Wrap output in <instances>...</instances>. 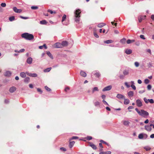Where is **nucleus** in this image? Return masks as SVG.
<instances>
[{
	"label": "nucleus",
	"mask_w": 154,
	"mask_h": 154,
	"mask_svg": "<svg viewBox=\"0 0 154 154\" xmlns=\"http://www.w3.org/2000/svg\"><path fill=\"white\" fill-rule=\"evenodd\" d=\"M84 139L82 140L84 141H86V140H90L92 139V137L90 136H87V137L84 138Z\"/></svg>",
	"instance_id": "nucleus-10"
},
{
	"label": "nucleus",
	"mask_w": 154,
	"mask_h": 154,
	"mask_svg": "<svg viewBox=\"0 0 154 154\" xmlns=\"http://www.w3.org/2000/svg\"><path fill=\"white\" fill-rule=\"evenodd\" d=\"M116 97L119 99H123L124 98V96L120 94H118L117 95Z\"/></svg>",
	"instance_id": "nucleus-11"
},
{
	"label": "nucleus",
	"mask_w": 154,
	"mask_h": 154,
	"mask_svg": "<svg viewBox=\"0 0 154 154\" xmlns=\"http://www.w3.org/2000/svg\"><path fill=\"white\" fill-rule=\"evenodd\" d=\"M61 44H62L63 48L64 46H67L68 45V43L66 41H63L62 42V43H61Z\"/></svg>",
	"instance_id": "nucleus-17"
},
{
	"label": "nucleus",
	"mask_w": 154,
	"mask_h": 154,
	"mask_svg": "<svg viewBox=\"0 0 154 154\" xmlns=\"http://www.w3.org/2000/svg\"><path fill=\"white\" fill-rule=\"evenodd\" d=\"M130 101L129 99H125L124 100V103L125 104L127 105L129 103Z\"/></svg>",
	"instance_id": "nucleus-23"
},
{
	"label": "nucleus",
	"mask_w": 154,
	"mask_h": 154,
	"mask_svg": "<svg viewBox=\"0 0 154 154\" xmlns=\"http://www.w3.org/2000/svg\"><path fill=\"white\" fill-rule=\"evenodd\" d=\"M135 110L140 116H147L149 115V113L143 109H141L140 110H139L138 109L136 108Z\"/></svg>",
	"instance_id": "nucleus-2"
},
{
	"label": "nucleus",
	"mask_w": 154,
	"mask_h": 154,
	"mask_svg": "<svg viewBox=\"0 0 154 154\" xmlns=\"http://www.w3.org/2000/svg\"><path fill=\"white\" fill-rule=\"evenodd\" d=\"M146 16H139L138 18V20L139 22H141L143 20H144L146 19Z\"/></svg>",
	"instance_id": "nucleus-8"
},
{
	"label": "nucleus",
	"mask_w": 154,
	"mask_h": 154,
	"mask_svg": "<svg viewBox=\"0 0 154 154\" xmlns=\"http://www.w3.org/2000/svg\"><path fill=\"white\" fill-rule=\"evenodd\" d=\"M154 102L153 100L152 99H149V103H153Z\"/></svg>",
	"instance_id": "nucleus-40"
},
{
	"label": "nucleus",
	"mask_w": 154,
	"mask_h": 154,
	"mask_svg": "<svg viewBox=\"0 0 154 154\" xmlns=\"http://www.w3.org/2000/svg\"><path fill=\"white\" fill-rule=\"evenodd\" d=\"M97 91H98V88L97 87H95L93 89V91L94 92Z\"/></svg>",
	"instance_id": "nucleus-51"
},
{
	"label": "nucleus",
	"mask_w": 154,
	"mask_h": 154,
	"mask_svg": "<svg viewBox=\"0 0 154 154\" xmlns=\"http://www.w3.org/2000/svg\"><path fill=\"white\" fill-rule=\"evenodd\" d=\"M111 152L109 151L105 152V154H111Z\"/></svg>",
	"instance_id": "nucleus-56"
},
{
	"label": "nucleus",
	"mask_w": 154,
	"mask_h": 154,
	"mask_svg": "<svg viewBox=\"0 0 154 154\" xmlns=\"http://www.w3.org/2000/svg\"><path fill=\"white\" fill-rule=\"evenodd\" d=\"M105 25L106 24L104 23H100L97 26L101 28L105 26Z\"/></svg>",
	"instance_id": "nucleus-19"
},
{
	"label": "nucleus",
	"mask_w": 154,
	"mask_h": 154,
	"mask_svg": "<svg viewBox=\"0 0 154 154\" xmlns=\"http://www.w3.org/2000/svg\"><path fill=\"white\" fill-rule=\"evenodd\" d=\"M135 42V40H131L130 39H128L127 41V43L128 44H129L132 42Z\"/></svg>",
	"instance_id": "nucleus-29"
},
{
	"label": "nucleus",
	"mask_w": 154,
	"mask_h": 154,
	"mask_svg": "<svg viewBox=\"0 0 154 154\" xmlns=\"http://www.w3.org/2000/svg\"><path fill=\"white\" fill-rule=\"evenodd\" d=\"M147 88L148 90H150L151 88V86L150 85H149L147 86Z\"/></svg>",
	"instance_id": "nucleus-49"
},
{
	"label": "nucleus",
	"mask_w": 154,
	"mask_h": 154,
	"mask_svg": "<svg viewBox=\"0 0 154 154\" xmlns=\"http://www.w3.org/2000/svg\"><path fill=\"white\" fill-rule=\"evenodd\" d=\"M136 103L137 106L139 107L143 105L141 101L139 99H138L136 100Z\"/></svg>",
	"instance_id": "nucleus-5"
},
{
	"label": "nucleus",
	"mask_w": 154,
	"mask_h": 154,
	"mask_svg": "<svg viewBox=\"0 0 154 154\" xmlns=\"http://www.w3.org/2000/svg\"><path fill=\"white\" fill-rule=\"evenodd\" d=\"M94 35L96 38L99 37V36L97 35V33H96V30H95V31L94 32Z\"/></svg>",
	"instance_id": "nucleus-36"
},
{
	"label": "nucleus",
	"mask_w": 154,
	"mask_h": 154,
	"mask_svg": "<svg viewBox=\"0 0 154 154\" xmlns=\"http://www.w3.org/2000/svg\"><path fill=\"white\" fill-rule=\"evenodd\" d=\"M111 86H108L105 87L103 89V91H109L111 89Z\"/></svg>",
	"instance_id": "nucleus-14"
},
{
	"label": "nucleus",
	"mask_w": 154,
	"mask_h": 154,
	"mask_svg": "<svg viewBox=\"0 0 154 154\" xmlns=\"http://www.w3.org/2000/svg\"><path fill=\"white\" fill-rule=\"evenodd\" d=\"M115 21H114V22H111V23H112V24L113 25H114L115 26V27H116V26H117V23L116 22V23H114V22Z\"/></svg>",
	"instance_id": "nucleus-43"
},
{
	"label": "nucleus",
	"mask_w": 154,
	"mask_h": 154,
	"mask_svg": "<svg viewBox=\"0 0 154 154\" xmlns=\"http://www.w3.org/2000/svg\"><path fill=\"white\" fill-rule=\"evenodd\" d=\"M24 51H25V49H22L19 51V52H24Z\"/></svg>",
	"instance_id": "nucleus-58"
},
{
	"label": "nucleus",
	"mask_w": 154,
	"mask_h": 154,
	"mask_svg": "<svg viewBox=\"0 0 154 154\" xmlns=\"http://www.w3.org/2000/svg\"><path fill=\"white\" fill-rule=\"evenodd\" d=\"M80 74L81 76L83 77H85L86 76V73L83 71H81L80 72Z\"/></svg>",
	"instance_id": "nucleus-21"
},
{
	"label": "nucleus",
	"mask_w": 154,
	"mask_h": 154,
	"mask_svg": "<svg viewBox=\"0 0 154 154\" xmlns=\"http://www.w3.org/2000/svg\"><path fill=\"white\" fill-rule=\"evenodd\" d=\"M103 103L105 104L106 105H108V103H107V102H106L105 100H103Z\"/></svg>",
	"instance_id": "nucleus-53"
},
{
	"label": "nucleus",
	"mask_w": 154,
	"mask_h": 154,
	"mask_svg": "<svg viewBox=\"0 0 154 154\" xmlns=\"http://www.w3.org/2000/svg\"><path fill=\"white\" fill-rule=\"evenodd\" d=\"M149 79H146L144 80V82L146 84H148L149 83Z\"/></svg>",
	"instance_id": "nucleus-44"
},
{
	"label": "nucleus",
	"mask_w": 154,
	"mask_h": 154,
	"mask_svg": "<svg viewBox=\"0 0 154 154\" xmlns=\"http://www.w3.org/2000/svg\"><path fill=\"white\" fill-rule=\"evenodd\" d=\"M21 36L22 38L28 40H31L34 38V36L32 34L27 33H24L22 34Z\"/></svg>",
	"instance_id": "nucleus-1"
},
{
	"label": "nucleus",
	"mask_w": 154,
	"mask_h": 154,
	"mask_svg": "<svg viewBox=\"0 0 154 154\" xmlns=\"http://www.w3.org/2000/svg\"><path fill=\"white\" fill-rule=\"evenodd\" d=\"M131 83L132 84L131 85V87L132 88V89L134 90H135L136 89V87L134 85V82H132Z\"/></svg>",
	"instance_id": "nucleus-31"
},
{
	"label": "nucleus",
	"mask_w": 154,
	"mask_h": 154,
	"mask_svg": "<svg viewBox=\"0 0 154 154\" xmlns=\"http://www.w3.org/2000/svg\"><path fill=\"white\" fill-rule=\"evenodd\" d=\"M29 80V77L26 78L24 80V82H25L28 83Z\"/></svg>",
	"instance_id": "nucleus-38"
},
{
	"label": "nucleus",
	"mask_w": 154,
	"mask_h": 154,
	"mask_svg": "<svg viewBox=\"0 0 154 154\" xmlns=\"http://www.w3.org/2000/svg\"><path fill=\"white\" fill-rule=\"evenodd\" d=\"M134 108V107L132 106H129L128 108V110H130L131 109H133Z\"/></svg>",
	"instance_id": "nucleus-55"
},
{
	"label": "nucleus",
	"mask_w": 154,
	"mask_h": 154,
	"mask_svg": "<svg viewBox=\"0 0 154 154\" xmlns=\"http://www.w3.org/2000/svg\"><path fill=\"white\" fill-rule=\"evenodd\" d=\"M144 101L146 103H149V99H147L145 98L144 99Z\"/></svg>",
	"instance_id": "nucleus-54"
},
{
	"label": "nucleus",
	"mask_w": 154,
	"mask_h": 154,
	"mask_svg": "<svg viewBox=\"0 0 154 154\" xmlns=\"http://www.w3.org/2000/svg\"><path fill=\"white\" fill-rule=\"evenodd\" d=\"M140 37L142 39H145V38L144 37V35H140Z\"/></svg>",
	"instance_id": "nucleus-46"
},
{
	"label": "nucleus",
	"mask_w": 154,
	"mask_h": 154,
	"mask_svg": "<svg viewBox=\"0 0 154 154\" xmlns=\"http://www.w3.org/2000/svg\"><path fill=\"white\" fill-rule=\"evenodd\" d=\"M150 137L152 138H154V134H151L150 136Z\"/></svg>",
	"instance_id": "nucleus-64"
},
{
	"label": "nucleus",
	"mask_w": 154,
	"mask_h": 154,
	"mask_svg": "<svg viewBox=\"0 0 154 154\" xmlns=\"http://www.w3.org/2000/svg\"><path fill=\"white\" fill-rule=\"evenodd\" d=\"M48 12L50 13L51 14H56V12L55 11H53L51 10H48Z\"/></svg>",
	"instance_id": "nucleus-32"
},
{
	"label": "nucleus",
	"mask_w": 154,
	"mask_h": 154,
	"mask_svg": "<svg viewBox=\"0 0 154 154\" xmlns=\"http://www.w3.org/2000/svg\"><path fill=\"white\" fill-rule=\"evenodd\" d=\"M47 23V22L45 20H42L40 21V23L41 24H46Z\"/></svg>",
	"instance_id": "nucleus-24"
},
{
	"label": "nucleus",
	"mask_w": 154,
	"mask_h": 154,
	"mask_svg": "<svg viewBox=\"0 0 154 154\" xmlns=\"http://www.w3.org/2000/svg\"><path fill=\"white\" fill-rule=\"evenodd\" d=\"M145 129L148 131H150L151 130V128L150 126L149 125L146 126L145 127Z\"/></svg>",
	"instance_id": "nucleus-26"
},
{
	"label": "nucleus",
	"mask_w": 154,
	"mask_h": 154,
	"mask_svg": "<svg viewBox=\"0 0 154 154\" xmlns=\"http://www.w3.org/2000/svg\"><path fill=\"white\" fill-rule=\"evenodd\" d=\"M32 59L31 57H29L27 60V63L30 64L32 63Z\"/></svg>",
	"instance_id": "nucleus-15"
},
{
	"label": "nucleus",
	"mask_w": 154,
	"mask_h": 154,
	"mask_svg": "<svg viewBox=\"0 0 154 154\" xmlns=\"http://www.w3.org/2000/svg\"><path fill=\"white\" fill-rule=\"evenodd\" d=\"M47 54L50 57H52L51 54V53L49 51L47 52Z\"/></svg>",
	"instance_id": "nucleus-41"
},
{
	"label": "nucleus",
	"mask_w": 154,
	"mask_h": 154,
	"mask_svg": "<svg viewBox=\"0 0 154 154\" xmlns=\"http://www.w3.org/2000/svg\"><path fill=\"white\" fill-rule=\"evenodd\" d=\"M43 48H44L45 49L47 48V47L46 44H45L43 45L39 46V48L40 49H42Z\"/></svg>",
	"instance_id": "nucleus-28"
},
{
	"label": "nucleus",
	"mask_w": 154,
	"mask_h": 154,
	"mask_svg": "<svg viewBox=\"0 0 154 154\" xmlns=\"http://www.w3.org/2000/svg\"><path fill=\"white\" fill-rule=\"evenodd\" d=\"M81 11L80 9H78L76 10L74 12L75 17L77 18H79L80 17V14Z\"/></svg>",
	"instance_id": "nucleus-3"
},
{
	"label": "nucleus",
	"mask_w": 154,
	"mask_h": 154,
	"mask_svg": "<svg viewBox=\"0 0 154 154\" xmlns=\"http://www.w3.org/2000/svg\"><path fill=\"white\" fill-rule=\"evenodd\" d=\"M123 123L125 125H129V122L128 121H125L123 122Z\"/></svg>",
	"instance_id": "nucleus-33"
},
{
	"label": "nucleus",
	"mask_w": 154,
	"mask_h": 154,
	"mask_svg": "<svg viewBox=\"0 0 154 154\" xmlns=\"http://www.w3.org/2000/svg\"><path fill=\"white\" fill-rule=\"evenodd\" d=\"M69 88L68 87H67L65 89V91L66 92H67L68 91H69Z\"/></svg>",
	"instance_id": "nucleus-50"
},
{
	"label": "nucleus",
	"mask_w": 154,
	"mask_h": 154,
	"mask_svg": "<svg viewBox=\"0 0 154 154\" xmlns=\"http://www.w3.org/2000/svg\"><path fill=\"white\" fill-rule=\"evenodd\" d=\"M51 69V67L48 68L44 70V72H49Z\"/></svg>",
	"instance_id": "nucleus-27"
},
{
	"label": "nucleus",
	"mask_w": 154,
	"mask_h": 154,
	"mask_svg": "<svg viewBox=\"0 0 154 154\" xmlns=\"http://www.w3.org/2000/svg\"><path fill=\"white\" fill-rule=\"evenodd\" d=\"M31 8L32 9L35 10L38 8V7L37 6H32L31 7Z\"/></svg>",
	"instance_id": "nucleus-39"
},
{
	"label": "nucleus",
	"mask_w": 154,
	"mask_h": 154,
	"mask_svg": "<svg viewBox=\"0 0 154 154\" xmlns=\"http://www.w3.org/2000/svg\"><path fill=\"white\" fill-rule=\"evenodd\" d=\"M149 121L148 119H146V121H145L144 123L146 124H147L149 123Z\"/></svg>",
	"instance_id": "nucleus-63"
},
{
	"label": "nucleus",
	"mask_w": 154,
	"mask_h": 154,
	"mask_svg": "<svg viewBox=\"0 0 154 154\" xmlns=\"http://www.w3.org/2000/svg\"><path fill=\"white\" fill-rule=\"evenodd\" d=\"M74 143H75L74 141L70 142L69 145V147L70 148H71L73 146Z\"/></svg>",
	"instance_id": "nucleus-25"
},
{
	"label": "nucleus",
	"mask_w": 154,
	"mask_h": 154,
	"mask_svg": "<svg viewBox=\"0 0 154 154\" xmlns=\"http://www.w3.org/2000/svg\"><path fill=\"white\" fill-rule=\"evenodd\" d=\"M102 98L103 99V100H104L106 98V96L105 95H102L101 96Z\"/></svg>",
	"instance_id": "nucleus-52"
},
{
	"label": "nucleus",
	"mask_w": 154,
	"mask_h": 154,
	"mask_svg": "<svg viewBox=\"0 0 154 154\" xmlns=\"http://www.w3.org/2000/svg\"><path fill=\"white\" fill-rule=\"evenodd\" d=\"M45 88L48 91H50L51 90V89L47 87H45Z\"/></svg>",
	"instance_id": "nucleus-57"
},
{
	"label": "nucleus",
	"mask_w": 154,
	"mask_h": 154,
	"mask_svg": "<svg viewBox=\"0 0 154 154\" xmlns=\"http://www.w3.org/2000/svg\"><path fill=\"white\" fill-rule=\"evenodd\" d=\"M144 149L146 150V151H149V150L151 148L149 146H146L144 147Z\"/></svg>",
	"instance_id": "nucleus-35"
},
{
	"label": "nucleus",
	"mask_w": 154,
	"mask_h": 154,
	"mask_svg": "<svg viewBox=\"0 0 154 154\" xmlns=\"http://www.w3.org/2000/svg\"><path fill=\"white\" fill-rule=\"evenodd\" d=\"M134 64H135V66L136 67L138 66L139 65V63L138 62H135V63H134Z\"/></svg>",
	"instance_id": "nucleus-45"
},
{
	"label": "nucleus",
	"mask_w": 154,
	"mask_h": 154,
	"mask_svg": "<svg viewBox=\"0 0 154 154\" xmlns=\"http://www.w3.org/2000/svg\"><path fill=\"white\" fill-rule=\"evenodd\" d=\"M94 75L95 77L96 78H99L100 76V74L98 72H96V73H95Z\"/></svg>",
	"instance_id": "nucleus-37"
},
{
	"label": "nucleus",
	"mask_w": 154,
	"mask_h": 154,
	"mask_svg": "<svg viewBox=\"0 0 154 154\" xmlns=\"http://www.w3.org/2000/svg\"><path fill=\"white\" fill-rule=\"evenodd\" d=\"M99 145L100 146L101 148V150H103V146H102V143H100L99 144Z\"/></svg>",
	"instance_id": "nucleus-47"
},
{
	"label": "nucleus",
	"mask_w": 154,
	"mask_h": 154,
	"mask_svg": "<svg viewBox=\"0 0 154 154\" xmlns=\"http://www.w3.org/2000/svg\"><path fill=\"white\" fill-rule=\"evenodd\" d=\"M125 53L128 54H129L131 53L132 51L131 49H127L125 51Z\"/></svg>",
	"instance_id": "nucleus-18"
},
{
	"label": "nucleus",
	"mask_w": 154,
	"mask_h": 154,
	"mask_svg": "<svg viewBox=\"0 0 154 154\" xmlns=\"http://www.w3.org/2000/svg\"><path fill=\"white\" fill-rule=\"evenodd\" d=\"M13 10L16 13H20L22 12V10L21 9H18L16 7H14L13 8Z\"/></svg>",
	"instance_id": "nucleus-7"
},
{
	"label": "nucleus",
	"mask_w": 154,
	"mask_h": 154,
	"mask_svg": "<svg viewBox=\"0 0 154 154\" xmlns=\"http://www.w3.org/2000/svg\"><path fill=\"white\" fill-rule=\"evenodd\" d=\"M1 5L2 7H5L6 6V4L5 3H2Z\"/></svg>",
	"instance_id": "nucleus-48"
},
{
	"label": "nucleus",
	"mask_w": 154,
	"mask_h": 154,
	"mask_svg": "<svg viewBox=\"0 0 154 154\" xmlns=\"http://www.w3.org/2000/svg\"><path fill=\"white\" fill-rule=\"evenodd\" d=\"M66 18V16L65 14H64L62 17V22H63L64 21H65Z\"/></svg>",
	"instance_id": "nucleus-30"
},
{
	"label": "nucleus",
	"mask_w": 154,
	"mask_h": 154,
	"mask_svg": "<svg viewBox=\"0 0 154 154\" xmlns=\"http://www.w3.org/2000/svg\"><path fill=\"white\" fill-rule=\"evenodd\" d=\"M104 43L105 44H110L113 42V41L111 40H107L104 41Z\"/></svg>",
	"instance_id": "nucleus-22"
},
{
	"label": "nucleus",
	"mask_w": 154,
	"mask_h": 154,
	"mask_svg": "<svg viewBox=\"0 0 154 154\" xmlns=\"http://www.w3.org/2000/svg\"><path fill=\"white\" fill-rule=\"evenodd\" d=\"M137 82H138V83L139 84H140L142 83V81L140 79L138 80L137 81Z\"/></svg>",
	"instance_id": "nucleus-62"
},
{
	"label": "nucleus",
	"mask_w": 154,
	"mask_h": 154,
	"mask_svg": "<svg viewBox=\"0 0 154 154\" xmlns=\"http://www.w3.org/2000/svg\"><path fill=\"white\" fill-rule=\"evenodd\" d=\"M26 74L28 75L30 77H36L37 76V75L36 73H29L28 72H27Z\"/></svg>",
	"instance_id": "nucleus-9"
},
{
	"label": "nucleus",
	"mask_w": 154,
	"mask_h": 154,
	"mask_svg": "<svg viewBox=\"0 0 154 154\" xmlns=\"http://www.w3.org/2000/svg\"><path fill=\"white\" fill-rule=\"evenodd\" d=\"M27 72H21L20 73V76L22 78H24L26 76Z\"/></svg>",
	"instance_id": "nucleus-20"
},
{
	"label": "nucleus",
	"mask_w": 154,
	"mask_h": 154,
	"mask_svg": "<svg viewBox=\"0 0 154 154\" xmlns=\"http://www.w3.org/2000/svg\"><path fill=\"white\" fill-rule=\"evenodd\" d=\"M15 17L14 16L10 17L9 18V20L11 21H13Z\"/></svg>",
	"instance_id": "nucleus-34"
},
{
	"label": "nucleus",
	"mask_w": 154,
	"mask_h": 154,
	"mask_svg": "<svg viewBox=\"0 0 154 154\" xmlns=\"http://www.w3.org/2000/svg\"><path fill=\"white\" fill-rule=\"evenodd\" d=\"M54 46L55 48H62V46L61 44V43L60 42H57L55 43L54 45Z\"/></svg>",
	"instance_id": "nucleus-6"
},
{
	"label": "nucleus",
	"mask_w": 154,
	"mask_h": 154,
	"mask_svg": "<svg viewBox=\"0 0 154 154\" xmlns=\"http://www.w3.org/2000/svg\"><path fill=\"white\" fill-rule=\"evenodd\" d=\"M148 137L147 134L143 133L139 134L138 136V138L140 139H145Z\"/></svg>",
	"instance_id": "nucleus-4"
},
{
	"label": "nucleus",
	"mask_w": 154,
	"mask_h": 154,
	"mask_svg": "<svg viewBox=\"0 0 154 154\" xmlns=\"http://www.w3.org/2000/svg\"><path fill=\"white\" fill-rule=\"evenodd\" d=\"M37 90L38 92H40L41 93L42 92V91L40 89L38 88H37Z\"/></svg>",
	"instance_id": "nucleus-59"
},
{
	"label": "nucleus",
	"mask_w": 154,
	"mask_h": 154,
	"mask_svg": "<svg viewBox=\"0 0 154 154\" xmlns=\"http://www.w3.org/2000/svg\"><path fill=\"white\" fill-rule=\"evenodd\" d=\"M60 149L61 151H64V152L66 151V149L65 148H64V147H61V148H60Z\"/></svg>",
	"instance_id": "nucleus-42"
},
{
	"label": "nucleus",
	"mask_w": 154,
	"mask_h": 154,
	"mask_svg": "<svg viewBox=\"0 0 154 154\" xmlns=\"http://www.w3.org/2000/svg\"><path fill=\"white\" fill-rule=\"evenodd\" d=\"M106 109L108 111H110L111 110L108 107H106Z\"/></svg>",
	"instance_id": "nucleus-61"
},
{
	"label": "nucleus",
	"mask_w": 154,
	"mask_h": 154,
	"mask_svg": "<svg viewBox=\"0 0 154 154\" xmlns=\"http://www.w3.org/2000/svg\"><path fill=\"white\" fill-rule=\"evenodd\" d=\"M16 90V88L14 87H12L9 89V91L11 93H12L15 91Z\"/></svg>",
	"instance_id": "nucleus-12"
},
{
	"label": "nucleus",
	"mask_w": 154,
	"mask_h": 154,
	"mask_svg": "<svg viewBox=\"0 0 154 154\" xmlns=\"http://www.w3.org/2000/svg\"><path fill=\"white\" fill-rule=\"evenodd\" d=\"M151 19L153 20H154V15H152L151 17Z\"/></svg>",
	"instance_id": "nucleus-60"
},
{
	"label": "nucleus",
	"mask_w": 154,
	"mask_h": 154,
	"mask_svg": "<svg viewBox=\"0 0 154 154\" xmlns=\"http://www.w3.org/2000/svg\"><path fill=\"white\" fill-rule=\"evenodd\" d=\"M134 92L132 91H130L128 93V95L129 97H132L134 95Z\"/></svg>",
	"instance_id": "nucleus-16"
},
{
	"label": "nucleus",
	"mask_w": 154,
	"mask_h": 154,
	"mask_svg": "<svg viewBox=\"0 0 154 154\" xmlns=\"http://www.w3.org/2000/svg\"><path fill=\"white\" fill-rule=\"evenodd\" d=\"M89 146L94 149H97L96 146L93 143H89Z\"/></svg>",
	"instance_id": "nucleus-13"
}]
</instances>
